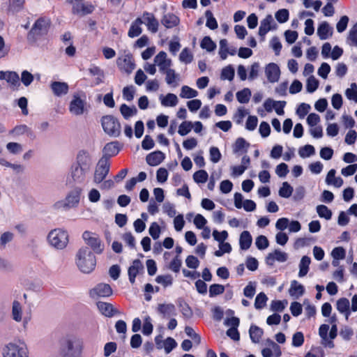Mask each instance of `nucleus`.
Here are the masks:
<instances>
[{
	"label": "nucleus",
	"mask_w": 357,
	"mask_h": 357,
	"mask_svg": "<svg viewBox=\"0 0 357 357\" xmlns=\"http://www.w3.org/2000/svg\"><path fill=\"white\" fill-rule=\"evenodd\" d=\"M92 165L93 159L91 153L86 150L79 151L70 168L68 183L70 185L87 183Z\"/></svg>",
	"instance_id": "f257e3e1"
},
{
	"label": "nucleus",
	"mask_w": 357,
	"mask_h": 357,
	"mask_svg": "<svg viewBox=\"0 0 357 357\" xmlns=\"http://www.w3.org/2000/svg\"><path fill=\"white\" fill-rule=\"evenodd\" d=\"M84 342L78 336L67 335L59 340L58 353L61 357H82Z\"/></svg>",
	"instance_id": "f03ea898"
},
{
	"label": "nucleus",
	"mask_w": 357,
	"mask_h": 357,
	"mask_svg": "<svg viewBox=\"0 0 357 357\" xmlns=\"http://www.w3.org/2000/svg\"><path fill=\"white\" fill-rule=\"evenodd\" d=\"M75 263L81 272L88 274L95 269L96 259L88 247H82L75 255Z\"/></svg>",
	"instance_id": "7ed1b4c3"
},
{
	"label": "nucleus",
	"mask_w": 357,
	"mask_h": 357,
	"mask_svg": "<svg viewBox=\"0 0 357 357\" xmlns=\"http://www.w3.org/2000/svg\"><path fill=\"white\" fill-rule=\"evenodd\" d=\"M2 354L3 357H29V351L24 341L15 340L3 347Z\"/></svg>",
	"instance_id": "20e7f679"
},
{
	"label": "nucleus",
	"mask_w": 357,
	"mask_h": 357,
	"mask_svg": "<svg viewBox=\"0 0 357 357\" xmlns=\"http://www.w3.org/2000/svg\"><path fill=\"white\" fill-rule=\"evenodd\" d=\"M47 239L52 247L57 250H63L68 243V234L66 231L57 228L49 232Z\"/></svg>",
	"instance_id": "39448f33"
},
{
	"label": "nucleus",
	"mask_w": 357,
	"mask_h": 357,
	"mask_svg": "<svg viewBox=\"0 0 357 357\" xmlns=\"http://www.w3.org/2000/svg\"><path fill=\"white\" fill-rule=\"evenodd\" d=\"M86 110V96L83 92L75 93L69 104V112L74 116H81Z\"/></svg>",
	"instance_id": "423d86ee"
},
{
	"label": "nucleus",
	"mask_w": 357,
	"mask_h": 357,
	"mask_svg": "<svg viewBox=\"0 0 357 357\" xmlns=\"http://www.w3.org/2000/svg\"><path fill=\"white\" fill-rule=\"evenodd\" d=\"M110 170V162L105 158H100L96 164L93 173V182L99 185L107 178Z\"/></svg>",
	"instance_id": "0eeeda50"
},
{
	"label": "nucleus",
	"mask_w": 357,
	"mask_h": 357,
	"mask_svg": "<svg viewBox=\"0 0 357 357\" xmlns=\"http://www.w3.org/2000/svg\"><path fill=\"white\" fill-rule=\"evenodd\" d=\"M336 309L345 317L346 321H348L351 312H357V294H355L351 298V305L350 307V302L347 298H340L336 302Z\"/></svg>",
	"instance_id": "6e6552de"
},
{
	"label": "nucleus",
	"mask_w": 357,
	"mask_h": 357,
	"mask_svg": "<svg viewBox=\"0 0 357 357\" xmlns=\"http://www.w3.org/2000/svg\"><path fill=\"white\" fill-rule=\"evenodd\" d=\"M102 126L108 135L117 137L121 134V126L119 120L112 115H107L102 118Z\"/></svg>",
	"instance_id": "1a4fd4ad"
},
{
	"label": "nucleus",
	"mask_w": 357,
	"mask_h": 357,
	"mask_svg": "<svg viewBox=\"0 0 357 357\" xmlns=\"http://www.w3.org/2000/svg\"><path fill=\"white\" fill-rule=\"evenodd\" d=\"M82 238L93 251L96 254H101L104 250V244L99 236L93 232L85 231L82 234Z\"/></svg>",
	"instance_id": "9d476101"
},
{
	"label": "nucleus",
	"mask_w": 357,
	"mask_h": 357,
	"mask_svg": "<svg viewBox=\"0 0 357 357\" xmlns=\"http://www.w3.org/2000/svg\"><path fill=\"white\" fill-rule=\"evenodd\" d=\"M11 318L17 323H22L24 328H26L31 320L30 317H23V307L19 301L14 300L12 303Z\"/></svg>",
	"instance_id": "9b49d317"
},
{
	"label": "nucleus",
	"mask_w": 357,
	"mask_h": 357,
	"mask_svg": "<svg viewBox=\"0 0 357 357\" xmlns=\"http://www.w3.org/2000/svg\"><path fill=\"white\" fill-rule=\"evenodd\" d=\"M82 191L81 188H75L68 192L65 200L62 202L56 203V206L58 207L63 206L68 208L75 207L79 202Z\"/></svg>",
	"instance_id": "f8f14e48"
},
{
	"label": "nucleus",
	"mask_w": 357,
	"mask_h": 357,
	"mask_svg": "<svg viewBox=\"0 0 357 357\" xmlns=\"http://www.w3.org/2000/svg\"><path fill=\"white\" fill-rule=\"evenodd\" d=\"M330 329L329 325L321 324L319 328V335L321 339V343L325 347L333 348V340L337 337V333L330 331L328 335V332Z\"/></svg>",
	"instance_id": "ddd939ff"
},
{
	"label": "nucleus",
	"mask_w": 357,
	"mask_h": 357,
	"mask_svg": "<svg viewBox=\"0 0 357 357\" xmlns=\"http://www.w3.org/2000/svg\"><path fill=\"white\" fill-rule=\"evenodd\" d=\"M67 2L73 6V13L84 16L93 13L94 6L84 0H67Z\"/></svg>",
	"instance_id": "4468645a"
},
{
	"label": "nucleus",
	"mask_w": 357,
	"mask_h": 357,
	"mask_svg": "<svg viewBox=\"0 0 357 357\" xmlns=\"http://www.w3.org/2000/svg\"><path fill=\"white\" fill-rule=\"evenodd\" d=\"M113 293L112 289L109 284L100 283L89 291L90 296L96 299L99 297H109Z\"/></svg>",
	"instance_id": "2eb2a0df"
},
{
	"label": "nucleus",
	"mask_w": 357,
	"mask_h": 357,
	"mask_svg": "<svg viewBox=\"0 0 357 357\" xmlns=\"http://www.w3.org/2000/svg\"><path fill=\"white\" fill-rule=\"evenodd\" d=\"M116 64L120 70L128 74L135 68L134 59L130 54L119 56L116 60Z\"/></svg>",
	"instance_id": "dca6fc26"
},
{
	"label": "nucleus",
	"mask_w": 357,
	"mask_h": 357,
	"mask_svg": "<svg viewBox=\"0 0 357 357\" xmlns=\"http://www.w3.org/2000/svg\"><path fill=\"white\" fill-rule=\"evenodd\" d=\"M50 23L51 21L49 18L40 17L36 21L30 32L36 36L45 34L50 28Z\"/></svg>",
	"instance_id": "f3484780"
},
{
	"label": "nucleus",
	"mask_w": 357,
	"mask_h": 357,
	"mask_svg": "<svg viewBox=\"0 0 357 357\" xmlns=\"http://www.w3.org/2000/svg\"><path fill=\"white\" fill-rule=\"evenodd\" d=\"M277 27L276 24L271 15H268L264 20L261 21L259 28V35L261 37L262 40H264L266 33Z\"/></svg>",
	"instance_id": "a211bd4d"
},
{
	"label": "nucleus",
	"mask_w": 357,
	"mask_h": 357,
	"mask_svg": "<svg viewBox=\"0 0 357 357\" xmlns=\"http://www.w3.org/2000/svg\"><path fill=\"white\" fill-rule=\"evenodd\" d=\"M154 63L158 66L160 71L162 73L171 69L172 61L167 58V54L165 52H160L155 56Z\"/></svg>",
	"instance_id": "6ab92c4d"
},
{
	"label": "nucleus",
	"mask_w": 357,
	"mask_h": 357,
	"mask_svg": "<svg viewBox=\"0 0 357 357\" xmlns=\"http://www.w3.org/2000/svg\"><path fill=\"white\" fill-rule=\"evenodd\" d=\"M9 135L14 137H19L22 135H26L31 140L35 139L36 135L33 131L26 125H20L13 128L9 131Z\"/></svg>",
	"instance_id": "aec40b11"
},
{
	"label": "nucleus",
	"mask_w": 357,
	"mask_h": 357,
	"mask_svg": "<svg viewBox=\"0 0 357 357\" xmlns=\"http://www.w3.org/2000/svg\"><path fill=\"white\" fill-rule=\"evenodd\" d=\"M143 24H145L147 29L151 33H156L158 30L159 22L153 14L144 12L142 15Z\"/></svg>",
	"instance_id": "412c9836"
},
{
	"label": "nucleus",
	"mask_w": 357,
	"mask_h": 357,
	"mask_svg": "<svg viewBox=\"0 0 357 357\" xmlns=\"http://www.w3.org/2000/svg\"><path fill=\"white\" fill-rule=\"evenodd\" d=\"M265 74L268 82L271 83L277 82L280 75L279 66L275 63H268L265 68Z\"/></svg>",
	"instance_id": "4be33fe9"
},
{
	"label": "nucleus",
	"mask_w": 357,
	"mask_h": 357,
	"mask_svg": "<svg viewBox=\"0 0 357 357\" xmlns=\"http://www.w3.org/2000/svg\"><path fill=\"white\" fill-rule=\"evenodd\" d=\"M157 312L162 318H170L176 315V308L172 303L159 304Z\"/></svg>",
	"instance_id": "5701e85b"
},
{
	"label": "nucleus",
	"mask_w": 357,
	"mask_h": 357,
	"mask_svg": "<svg viewBox=\"0 0 357 357\" xmlns=\"http://www.w3.org/2000/svg\"><path fill=\"white\" fill-rule=\"evenodd\" d=\"M144 265L139 259H135L132 265L128 268V278L130 283L134 284L135 278L138 274L143 273Z\"/></svg>",
	"instance_id": "b1692460"
},
{
	"label": "nucleus",
	"mask_w": 357,
	"mask_h": 357,
	"mask_svg": "<svg viewBox=\"0 0 357 357\" xmlns=\"http://www.w3.org/2000/svg\"><path fill=\"white\" fill-rule=\"evenodd\" d=\"M120 151L119 142H113L106 144L102 150V155L108 162H110V158L117 155Z\"/></svg>",
	"instance_id": "393cba45"
},
{
	"label": "nucleus",
	"mask_w": 357,
	"mask_h": 357,
	"mask_svg": "<svg viewBox=\"0 0 357 357\" xmlns=\"http://www.w3.org/2000/svg\"><path fill=\"white\" fill-rule=\"evenodd\" d=\"M288 255L286 252L280 250H275L273 252L269 253L266 258V262L268 265L273 266L275 261L279 262H284L287 260Z\"/></svg>",
	"instance_id": "a878e982"
},
{
	"label": "nucleus",
	"mask_w": 357,
	"mask_h": 357,
	"mask_svg": "<svg viewBox=\"0 0 357 357\" xmlns=\"http://www.w3.org/2000/svg\"><path fill=\"white\" fill-rule=\"evenodd\" d=\"M50 88L56 96L66 95L69 91L68 84L63 82L54 81L50 84Z\"/></svg>",
	"instance_id": "bb28decb"
},
{
	"label": "nucleus",
	"mask_w": 357,
	"mask_h": 357,
	"mask_svg": "<svg viewBox=\"0 0 357 357\" xmlns=\"http://www.w3.org/2000/svg\"><path fill=\"white\" fill-rule=\"evenodd\" d=\"M267 342L270 346H271V348H264L262 349L261 354L263 357H272L273 356L280 357L281 356L280 346L269 339L267 340Z\"/></svg>",
	"instance_id": "cd10ccee"
},
{
	"label": "nucleus",
	"mask_w": 357,
	"mask_h": 357,
	"mask_svg": "<svg viewBox=\"0 0 357 357\" xmlns=\"http://www.w3.org/2000/svg\"><path fill=\"white\" fill-rule=\"evenodd\" d=\"M0 79L6 80L14 88L20 85V77L15 72L0 71Z\"/></svg>",
	"instance_id": "c85d7f7f"
},
{
	"label": "nucleus",
	"mask_w": 357,
	"mask_h": 357,
	"mask_svg": "<svg viewBox=\"0 0 357 357\" xmlns=\"http://www.w3.org/2000/svg\"><path fill=\"white\" fill-rule=\"evenodd\" d=\"M179 22V18L176 15L172 13H167L164 15L161 20L162 24L167 29L174 28L178 25Z\"/></svg>",
	"instance_id": "c756f323"
},
{
	"label": "nucleus",
	"mask_w": 357,
	"mask_h": 357,
	"mask_svg": "<svg viewBox=\"0 0 357 357\" xmlns=\"http://www.w3.org/2000/svg\"><path fill=\"white\" fill-rule=\"evenodd\" d=\"M165 159V154L160 151H154L147 155L146 158V162L151 166H157L160 165Z\"/></svg>",
	"instance_id": "7c9ffc66"
},
{
	"label": "nucleus",
	"mask_w": 357,
	"mask_h": 357,
	"mask_svg": "<svg viewBox=\"0 0 357 357\" xmlns=\"http://www.w3.org/2000/svg\"><path fill=\"white\" fill-rule=\"evenodd\" d=\"M143 21L140 17H137L135 21H133L128 32V37L133 38L139 36L142 32V29L141 27Z\"/></svg>",
	"instance_id": "2f4dec72"
},
{
	"label": "nucleus",
	"mask_w": 357,
	"mask_h": 357,
	"mask_svg": "<svg viewBox=\"0 0 357 357\" xmlns=\"http://www.w3.org/2000/svg\"><path fill=\"white\" fill-rule=\"evenodd\" d=\"M97 307L99 311L105 317H111L117 313V310L111 303L106 302H98Z\"/></svg>",
	"instance_id": "473e14b6"
},
{
	"label": "nucleus",
	"mask_w": 357,
	"mask_h": 357,
	"mask_svg": "<svg viewBox=\"0 0 357 357\" xmlns=\"http://www.w3.org/2000/svg\"><path fill=\"white\" fill-rule=\"evenodd\" d=\"M289 293L291 296L298 298L301 296H303L305 293V288L303 285L300 284L296 280H293L291 282V286L289 289Z\"/></svg>",
	"instance_id": "72a5a7b5"
},
{
	"label": "nucleus",
	"mask_w": 357,
	"mask_h": 357,
	"mask_svg": "<svg viewBox=\"0 0 357 357\" xmlns=\"http://www.w3.org/2000/svg\"><path fill=\"white\" fill-rule=\"evenodd\" d=\"M336 171L331 169L326 176V183L328 185H332L335 188H340L343 185V179L341 177H335Z\"/></svg>",
	"instance_id": "f704fd0d"
},
{
	"label": "nucleus",
	"mask_w": 357,
	"mask_h": 357,
	"mask_svg": "<svg viewBox=\"0 0 357 357\" xmlns=\"http://www.w3.org/2000/svg\"><path fill=\"white\" fill-rule=\"evenodd\" d=\"M252 242V238L248 231H243L239 238V245L241 250H248Z\"/></svg>",
	"instance_id": "c9c22d12"
},
{
	"label": "nucleus",
	"mask_w": 357,
	"mask_h": 357,
	"mask_svg": "<svg viewBox=\"0 0 357 357\" xmlns=\"http://www.w3.org/2000/svg\"><path fill=\"white\" fill-rule=\"evenodd\" d=\"M333 33V29L326 22H322L317 29V35L321 40H326Z\"/></svg>",
	"instance_id": "e433bc0d"
},
{
	"label": "nucleus",
	"mask_w": 357,
	"mask_h": 357,
	"mask_svg": "<svg viewBox=\"0 0 357 357\" xmlns=\"http://www.w3.org/2000/svg\"><path fill=\"white\" fill-rule=\"evenodd\" d=\"M161 105L164 107H174L178 104V98L174 93H167L165 96H160Z\"/></svg>",
	"instance_id": "4c0bfd02"
},
{
	"label": "nucleus",
	"mask_w": 357,
	"mask_h": 357,
	"mask_svg": "<svg viewBox=\"0 0 357 357\" xmlns=\"http://www.w3.org/2000/svg\"><path fill=\"white\" fill-rule=\"evenodd\" d=\"M311 262V259L307 256H303L299 263V272L298 276L303 278L305 276L309 271V266Z\"/></svg>",
	"instance_id": "58836bf2"
},
{
	"label": "nucleus",
	"mask_w": 357,
	"mask_h": 357,
	"mask_svg": "<svg viewBox=\"0 0 357 357\" xmlns=\"http://www.w3.org/2000/svg\"><path fill=\"white\" fill-rule=\"evenodd\" d=\"M249 145L243 138L239 137L233 145V151L234 153H245L247 151Z\"/></svg>",
	"instance_id": "ea45409f"
},
{
	"label": "nucleus",
	"mask_w": 357,
	"mask_h": 357,
	"mask_svg": "<svg viewBox=\"0 0 357 357\" xmlns=\"http://www.w3.org/2000/svg\"><path fill=\"white\" fill-rule=\"evenodd\" d=\"M120 112L125 119H129L137 113V109L135 106L129 107L126 104H122L120 107Z\"/></svg>",
	"instance_id": "a19ab883"
},
{
	"label": "nucleus",
	"mask_w": 357,
	"mask_h": 357,
	"mask_svg": "<svg viewBox=\"0 0 357 357\" xmlns=\"http://www.w3.org/2000/svg\"><path fill=\"white\" fill-rule=\"evenodd\" d=\"M250 337L255 343H258L263 335V331L257 326L252 325L249 330Z\"/></svg>",
	"instance_id": "79ce46f5"
},
{
	"label": "nucleus",
	"mask_w": 357,
	"mask_h": 357,
	"mask_svg": "<svg viewBox=\"0 0 357 357\" xmlns=\"http://www.w3.org/2000/svg\"><path fill=\"white\" fill-rule=\"evenodd\" d=\"M198 96V92L188 86H183L181 87V93H180V97L182 98H187V99H189V98H195Z\"/></svg>",
	"instance_id": "37998d69"
},
{
	"label": "nucleus",
	"mask_w": 357,
	"mask_h": 357,
	"mask_svg": "<svg viewBox=\"0 0 357 357\" xmlns=\"http://www.w3.org/2000/svg\"><path fill=\"white\" fill-rule=\"evenodd\" d=\"M317 213L318 215L321 218H324L326 220H329L332 218V211L330 210L325 205H318L316 208Z\"/></svg>",
	"instance_id": "c03bdc74"
},
{
	"label": "nucleus",
	"mask_w": 357,
	"mask_h": 357,
	"mask_svg": "<svg viewBox=\"0 0 357 357\" xmlns=\"http://www.w3.org/2000/svg\"><path fill=\"white\" fill-rule=\"evenodd\" d=\"M163 73L166 75L165 81L167 84L173 85L174 86L177 85L178 75L175 73L174 70L169 69Z\"/></svg>",
	"instance_id": "a18cd8bd"
},
{
	"label": "nucleus",
	"mask_w": 357,
	"mask_h": 357,
	"mask_svg": "<svg viewBox=\"0 0 357 357\" xmlns=\"http://www.w3.org/2000/svg\"><path fill=\"white\" fill-rule=\"evenodd\" d=\"M251 97V91L248 88H245L236 93V98L241 103H247Z\"/></svg>",
	"instance_id": "49530a36"
},
{
	"label": "nucleus",
	"mask_w": 357,
	"mask_h": 357,
	"mask_svg": "<svg viewBox=\"0 0 357 357\" xmlns=\"http://www.w3.org/2000/svg\"><path fill=\"white\" fill-rule=\"evenodd\" d=\"M234 68L229 65L222 68L221 72L220 78L222 80L228 79L231 81L234 77Z\"/></svg>",
	"instance_id": "de8ad7c7"
},
{
	"label": "nucleus",
	"mask_w": 357,
	"mask_h": 357,
	"mask_svg": "<svg viewBox=\"0 0 357 357\" xmlns=\"http://www.w3.org/2000/svg\"><path fill=\"white\" fill-rule=\"evenodd\" d=\"M193 124L191 121H185L178 126V132L181 136L188 135L192 129Z\"/></svg>",
	"instance_id": "09e8293b"
},
{
	"label": "nucleus",
	"mask_w": 357,
	"mask_h": 357,
	"mask_svg": "<svg viewBox=\"0 0 357 357\" xmlns=\"http://www.w3.org/2000/svg\"><path fill=\"white\" fill-rule=\"evenodd\" d=\"M206 17V26L211 30H214L218 28V22L211 10H206L205 13Z\"/></svg>",
	"instance_id": "8fccbe9b"
},
{
	"label": "nucleus",
	"mask_w": 357,
	"mask_h": 357,
	"mask_svg": "<svg viewBox=\"0 0 357 357\" xmlns=\"http://www.w3.org/2000/svg\"><path fill=\"white\" fill-rule=\"evenodd\" d=\"M293 192V188L288 182H284L279 190V195L281 197L289 198Z\"/></svg>",
	"instance_id": "3c124183"
},
{
	"label": "nucleus",
	"mask_w": 357,
	"mask_h": 357,
	"mask_svg": "<svg viewBox=\"0 0 357 357\" xmlns=\"http://www.w3.org/2000/svg\"><path fill=\"white\" fill-rule=\"evenodd\" d=\"M267 300L268 298L264 293H259L255 298V307L257 310L262 309L265 307Z\"/></svg>",
	"instance_id": "603ef678"
},
{
	"label": "nucleus",
	"mask_w": 357,
	"mask_h": 357,
	"mask_svg": "<svg viewBox=\"0 0 357 357\" xmlns=\"http://www.w3.org/2000/svg\"><path fill=\"white\" fill-rule=\"evenodd\" d=\"M200 45L202 49H205L208 52H212L216 47L215 43L208 36H205L202 39Z\"/></svg>",
	"instance_id": "864d4df0"
},
{
	"label": "nucleus",
	"mask_w": 357,
	"mask_h": 357,
	"mask_svg": "<svg viewBox=\"0 0 357 357\" xmlns=\"http://www.w3.org/2000/svg\"><path fill=\"white\" fill-rule=\"evenodd\" d=\"M208 173L203 169L197 171L193 174V179L197 183H204L208 180Z\"/></svg>",
	"instance_id": "5fc2aeb1"
},
{
	"label": "nucleus",
	"mask_w": 357,
	"mask_h": 357,
	"mask_svg": "<svg viewBox=\"0 0 357 357\" xmlns=\"http://www.w3.org/2000/svg\"><path fill=\"white\" fill-rule=\"evenodd\" d=\"M7 151L11 154H19L23 151L22 145L17 142H8L6 144Z\"/></svg>",
	"instance_id": "6e6d98bb"
},
{
	"label": "nucleus",
	"mask_w": 357,
	"mask_h": 357,
	"mask_svg": "<svg viewBox=\"0 0 357 357\" xmlns=\"http://www.w3.org/2000/svg\"><path fill=\"white\" fill-rule=\"evenodd\" d=\"M314 153L315 149L314 146L310 144L301 147L298 151L299 155L303 158L310 157L314 155Z\"/></svg>",
	"instance_id": "4d7b16f0"
},
{
	"label": "nucleus",
	"mask_w": 357,
	"mask_h": 357,
	"mask_svg": "<svg viewBox=\"0 0 357 357\" xmlns=\"http://www.w3.org/2000/svg\"><path fill=\"white\" fill-rule=\"evenodd\" d=\"M155 281L163 287H167L172 284L173 278L170 275H158Z\"/></svg>",
	"instance_id": "13d9d810"
},
{
	"label": "nucleus",
	"mask_w": 357,
	"mask_h": 357,
	"mask_svg": "<svg viewBox=\"0 0 357 357\" xmlns=\"http://www.w3.org/2000/svg\"><path fill=\"white\" fill-rule=\"evenodd\" d=\"M225 291V287L219 284H211L209 287V296L214 297L215 296L223 294Z\"/></svg>",
	"instance_id": "bf43d9fd"
},
{
	"label": "nucleus",
	"mask_w": 357,
	"mask_h": 357,
	"mask_svg": "<svg viewBox=\"0 0 357 357\" xmlns=\"http://www.w3.org/2000/svg\"><path fill=\"white\" fill-rule=\"evenodd\" d=\"M193 55L192 54L190 51L187 47L184 48L179 55V60L181 62L188 64L191 63Z\"/></svg>",
	"instance_id": "052dcab7"
},
{
	"label": "nucleus",
	"mask_w": 357,
	"mask_h": 357,
	"mask_svg": "<svg viewBox=\"0 0 357 357\" xmlns=\"http://www.w3.org/2000/svg\"><path fill=\"white\" fill-rule=\"evenodd\" d=\"M228 43L226 39H222L220 41V50H219V54L220 58L222 60H225L227 57L228 54Z\"/></svg>",
	"instance_id": "680f3d73"
},
{
	"label": "nucleus",
	"mask_w": 357,
	"mask_h": 357,
	"mask_svg": "<svg viewBox=\"0 0 357 357\" xmlns=\"http://www.w3.org/2000/svg\"><path fill=\"white\" fill-rule=\"evenodd\" d=\"M153 329L150 317H146L144 320L142 333L144 335H149L152 333Z\"/></svg>",
	"instance_id": "e2e57ef3"
},
{
	"label": "nucleus",
	"mask_w": 357,
	"mask_h": 357,
	"mask_svg": "<svg viewBox=\"0 0 357 357\" xmlns=\"http://www.w3.org/2000/svg\"><path fill=\"white\" fill-rule=\"evenodd\" d=\"M319 86L318 80L314 77L310 76L307 80L306 88L309 93H313L317 90Z\"/></svg>",
	"instance_id": "0e129e2a"
},
{
	"label": "nucleus",
	"mask_w": 357,
	"mask_h": 357,
	"mask_svg": "<svg viewBox=\"0 0 357 357\" xmlns=\"http://www.w3.org/2000/svg\"><path fill=\"white\" fill-rule=\"evenodd\" d=\"M135 89L133 86H126L123 89V97L127 101H132L134 98Z\"/></svg>",
	"instance_id": "69168bd1"
},
{
	"label": "nucleus",
	"mask_w": 357,
	"mask_h": 357,
	"mask_svg": "<svg viewBox=\"0 0 357 357\" xmlns=\"http://www.w3.org/2000/svg\"><path fill=\"white\" fill-rule=\"evenodd\" d=\"M305 357H324V351L321 347H312Z\"/></svg>",
	"instance_id": "338daca9"
},
{
	"label": "nucleus",
	"mask_w": 357,
	"mask_h": 357,
	"mask_svg": "<svg viewBox=\"0 0 357 357\" xmlns=\"http://www.w3.org/2000/svg\"><path fill=\"white\" fill-rule=\"evenodd\" d=\"M345 93L348 99L357 102V85L356 83H352L351 88L347 89Z\"/></svg>",
	"instance_id": "774afa93"
}]
</instances>
